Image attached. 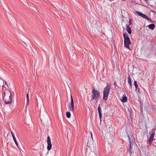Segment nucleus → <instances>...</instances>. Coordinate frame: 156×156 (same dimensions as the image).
<instances>
[{"label":"nucleus","instance_id":"nucleus-1","mask_svg":"<svg viewBox=\"0 0 156 156\" xmlns=\"http://www.w3.org/2000/svg\"><path fill=\"white\" fill-rule=\"evenodd\" d=\"M86 153L88 156H97L95 153L96 150V146L94 142L92 141H88Z\"/></svg>","mask_w":156,"mask_h":156},{"label":"nucleus","instance_id":"nucleus-2","mask_svg":"<svg viewBox=\"0 0 156 156\" xmlns=\"http://www.w3.org/2000/svg\"><path fill=\"white\" fill-rule=\"evenodd\" d=\"M123 36L124 38V44L125 47L128 49L129 48V45L131 44L128 35L126 33H124Z\"/></svg>","mask_w":156,"mask_h":156},{"label":"nucleus","instance_id":"nucleus-3","mask_svg":"<svg viewBox=\"0 0 156 156\" xmlns=\"http://www.w3.org/2000/svg\"><path fill=\"white\" fill-rule=\"evenodd\" d=\"M110 91L109 86L107 84L106 86L104 88L103 90V99L105 101L107 100Z\"/></svg>","mask_w":156,"mask_h":156},{"label":"nucleus","instance_id":"nucleus-4","mask_svg":"<svg viewBox=\"0 0 156 156\" xmlns=\"http://www.w3.org/2000/svg\"><path fill=\"white\" fill-rule=\"evenodd\" d=\"M100 93L99 91L94 88L93 90L91 93V98L90 101L98 99L100 97Z\"/></svg>","mask_w":156,"mask_h":156},{"label":"nucleus","instance_id":"nucleus-5","mask_svg":"<svg viewBox=\"0 0 156 156\" xmlns=\"http://www.w3.org/2000/svg\"><path fill=\"white\" fill-rule=\"evenodd\" d=\"M155 134V132H153L151 135L149 139L147 140V144L149 145H151L152 144V142L153 140L154 136Z\"/></svg>","mask_w":156,"mask_h":156},{"label":"nucleus","instance_id":"nucleus-6","mask_svg":"<svg viewBox=\"0 0 156 156\" xmlns=\"http://www.w3.org/2000/svg\"><path fill=\"white\" fill-rule=\"evenodd\" d=\"M69 108L70 110L72 112H73L74 111V104L73 100L71 95V102L69 104Z\"/></svg>","mask_w":156,"mask_h":156},{"label":"nucleus","instance_id":"nucleus-7","mask_svg":"<svg viewBox=\"0 0 156 156\" xmlns=\"http://www.w3.org/2000/svg\"><path fill=\"white\" fill-rule=\"evenodd\" d=\"M47 143L48 144L47 149L48 151H50L51 149L52 144L51 143L50 138L49 136H48L47 137Z\"/></svg>","mask_w":156,"mask_h":156},{"label":"nucleus","instance_id":"nucleus-8","mask_svg":"<svg viewBox=\"0 0 156 156\" xmlns=\"http://www.w3.org/2000/svg\"><path fill=\"white\" fill-rule=\"evenodd\" d=\"M135 12L139 16L143 17V18H144V19H146V18H148V17L146 15H145L143 13H142V12H139V11H136Z\"/></svg>","mask_w":156,"mask_h":156},{"label":"nucleus","instance_id":"nucleus-9","mask_svg":"<svg viewBox=\"0 0 156 156\" xmlns=\"http://www.w3.org/2000/svg\"><path fill=\"white\" fill-rule=\"evenodd\" d=\"M134 85L135 86V87L136 88L135 91L137 93L140 94V89L138 87V85L137 83V82L136 80H134Z\"/></svg>","mask_w":156,"mask_h":156},{"label":"nucleus","instance_id":"nucleus-10","mask_svg":"<svg viewBox=\"0 0 156 156\" xmlns=\"http://www.w3.org/2000/svg\"><path fill=\"white\" fill-rule=\"evenodd\" d=\"M98 112L99 117L101 121V117L102 116V113L101 112V108L100 107V105H99V106L98 107Z\"/></svg>","mask_w":156,"mask_h":156},{"label":"nucleus","instance_id":"nucleus-11","mask_svg":"<svg viewBox=\"0 0 156 156\" xmlns=\"http://www.w3.org/2000/svg\"><path fill=\"white\" fill-rule=\"evenodd\" d=\"M126 30H127V32L129 34H131V32H132L130 28L129 27V25H128L127 24H126Z\"/></svg>","mask_w":156,"mask_h":156},{"label":"nucleus","instance_id":"nucleus-12","mask_svg":"<svg viewBox=\"0 0 156 156\" xmlns=\"http://www.w3.org/2000/svg\"><path fill=\"white\" fill-rule=\"evenodd\" d=\"M11 133L12 135V138H13V140H14V141L15 142L16 145V146L19 148V147H18V144H17V141L16 140V138H15V136H14V133L12 132H11Z\"/></svg>","mask_w":156,"mask_h":156},{"label":"nucleus","instance_id":"nucleus-13","mask_svg":"<svg viewBox=\"0 0 156 156\" xmlns=\"http://www.w3.org/2000/svg\"><path fill=\"white\" fill-rule=\"evenodd\" d=\"M147 27H148L149 29L151 30H153L154 29L155 27V25L154 24L152 23L149 25Z\"/></svg>","mask_w":156,"mask_h":156},{"label":"nucleus","instance_id":"nucleus-14","mask_svg":"<svg viewBox=\"0 0 156 156\" xmlns=\"http://www.w3.org/2000/svg\"><path fill=\"white\" fill-rule=\"evenodd\" d=\"M127 97L125 95H123L122 97L121 101L123 102H125L127 101Z\"/></svg>","mask_w":156,"mask_h":156},{"label":"nucleus","instance_id":"nucleus-15","mask_svg":"<svg viewBox=\"0 0 156 156\" xmlns=\"http://www.w3.org/2000/svg\"><path fill=\"white\" fill-rule=\"evenodd\" d=\"M3 88H4V87H3V86H2V97L3 99H4L5 97L6 96V94H5V91L3 90Z\"/></svg>","mask_w":156,"mask_h":156},{"label":"nucleus","instance_id":"nucleus-16","mask_svg":"<svg viewBox=\"0 0 156 156\" xmlns=\"http://www.w3.org/2000/svg\"><path fill=\"white\" fill-rule=\"evenodd\" d=\"M132 143H129V153L130 154H131L132 153Z\"/></svg>","mask_w":156,"mask_h":156},{"label":"nucleus","instance_id":"nucleus-17","mask_svg":"<svg viewBox=\"0 0 156 156\" xmlns=\"http://www.w3.org/2000/svg\"><path fill=\"white\" fill-rule=\"evenodd\" d=\"M127 78H128V83L129 84V85H131V84H132V82H131L130 77V76H128V77Z\"/></svg>","mask_w":156,"mask_h":156},{"label":"nucleus","instance_id":"nucleus-18","mask_svg":"<svg viewBox=\"0 0 156 156\" xmlns=\"http://www.w3.org/2000/svg\"><path fill=\"white\" fill-rule=\"evenodd\" d=\"M26 97H27V102L26 105L27 106L28 105L29 103V98L28 93H27V94Z\"/></svg>","mask_w":156,"mask_h":156},{"label":"nucleus","instance_id":"nucleus-19","mask_svg":"<svg viewBox=\"0 0 156 156\" xmlns=\"http://www.w3.org/2000/svg\"><path fill=\"white\" fill-rule=\"evenodd\" d=\"M66 115L67 117L69 118L70 117L71 114L69 112H67L66 113Z\"/></svg>","mask_w":156,"mask_h":156},{"label":"nucleus","instance_id":"nucleus-20","mask_svg":"<svg viewBox=\"0 0 156 156\" xmlns=\"http://www.w3.org/2000/svg\"><path fill=\"white\" fill-rule=\"evenodd\" d=\"M9 91L10 93V95L9 96V98L10 100L12 101V94L11 93L10 91Z\"/></svg>","mask_w":156,"mask_h":156},{"label":"nucleus","instance_id":"nucleus-21","mask_svg":"<svg viewBox=\"0 0 156 156\" xmlns=\"http://www.w3.org/2000/svg\"><path fill=\"white\" fill-rule=\"evenodd\" d=\"M12 101H4L5 102V104H10V103H11V102H12Z\"/></svg>","mask_w":156,"mask_h":156},{"label":"nucleus","instance_id":"nucleus-22","mask_svg":"<svg viewBox=\"0 0 156 156\" xmlns=\"http://www.w3.org/2000/svg\"><path fill=\"white\" fill-rule=\"evenodd\" d=\"M128 140L129 142V143H132V141L131 140V139H130V138L129 136L128 135Z\"/></svg>","mask_w":156,"mask_h":156},{"label":"nucleus","instance_id":"nucleus-23","mask_svg":"<svg viewBox=\"0 0 156 156\" xmlns=\"http://www.w3.org/2000/svg\"><path fill=\"white\" fill-rule=\"evenodd\" d=\"M146 19L147 20L151 21V22H153V21H152L151 19L149 18L148 17L147 18H146Z\"/></svg>","mask_w":156,"mask_h":156},{"label":"nucleus","instance_id":"nucleus-24","mask_svg":"<svg viewBox=\"0 0 156 156\" xmlns=\"http://www.w3.org/2000/svg\"><path fill=\"white\" fill-rule=\"evenodd\" d=\"M129 25H131L132 24V22L131 19H129Z\"/></svg>","mask_w":156,"mask_h":156},{"label":"nucleus","instance_id":"nucleus-25","mask_svg":"<svg viewBox=\"0 0 156 156\" xmlns=\"http://www.w3.org/2000/svg\"><path fill=\"white\" fill-rule=\"evenodd\" d=\"M130 85V87H129V88H130V89H132V84H131V85Z\"/></svg>","mask_w":156,"mask_h":156},{"label":"nucleus","instance_id":"nucleus-26","mask_svg":"<svg viewBox=\"0 0 156 156\" xmlns=\"http://www.w3.org/2000/svg\"><path fill=\"white\" fill-rule=\"evenodd\" d=\"M5 85H7V83L6 81H5Z\"/></svg>","mask_w":156,"mask_h":156},{"label":"nucleus","instance_id":"nucleus-27","mask_svg":"<svg viewBox=\"0 0 156 156\" xmlns=\"http://www.w3.org/2000/svg\"><path fill=\"white\" fill-rule=\"evenodd\" d=\"M147 0H144V1L145 2H147Z\"/></svg>","mask_w":156,"mask_h":156},{"label":"nucleus","instance_id":"nucleus-28","mask_svg":"<svg viewBox=\"0 0 156 156\" xmlns=\"http://www.w3.org/2000/svg\"><path fill=\"white\" fill-rule=\"evenodd\" d=\"M91 135L92 138V133H91Z\"/></svg>","mask_w":156,"mask_h":156}]
</instances>
